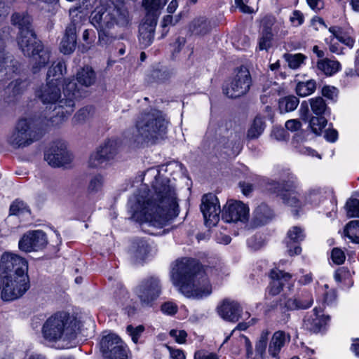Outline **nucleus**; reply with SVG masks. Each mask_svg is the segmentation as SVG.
I'll use <instances>...</instances> for the list:
<instances>
[{"mask_svg":"<svg viewBox=\"0 0 359 359\" xmlns=\"http://www.w3.org/2000/svg\"><path fill=\"white\" fill-rule=\"evenodd\" d=\"M161 292L160 280L156 277L144 279L138 285L136 293L142 304L151 306Z\"/></svg>","mask_w":359,"mask_h":359,"instance_id":"obj_14","label":"nucleus"},{"mask_svg":"<svg viewBox=\"0 0 359 359\" xmlns=\"http://www.w3.org/2000/svg\"><path fill=\"white\" fill-rule=\"evenodd\" d=\"M168 121L162 111L151 109L140 114L136 121L137 139L140 142L163 138L167 132Z\"/></svg>","mask_w":359,"mask_h":359,"instance_id":"obj_5","label":"nucleus"},{"mask_svg":"<svg viewBox=\"0 0 359 359\" xmlns=\"http://www.w3.org/2000/svg\"><path fill=\"white\" fill-rule=\"evenodd\" d=\"M332 259L337 264H343L345 260L344 252L339 248H334L332 251Z\"/></svg>","mask_w":359,"mask_h":359,"instance_id":"obj_53","label":"nucleus"},{"mask_svg":"<svg viewBox=\"0 0 359 359\" xmlns=\"http://www.w3.org/2000/svg\"><path fill=\"white\" fill-rule=\"evenodd\" d=\"M25 211H28L27 207L23 201L16 200L10 207V214L13 215H18L22 214Z\"/></svg>","mask_w":359,"mask_h":359,"instance_id":"obj_46","label":"nucleus"},{"mask_svg":"<svg viewBox=\"0 0 359 359\" xmlns=\"http://www.w3.org/2000/svg\"><path fill=\"white\" fill-rule=\"evenodd\" d=\"M104 182V177L100 174L92 177L88 185V191L90 194H96L100 191Z\"/></svg>","mask_w":359,"mask_h":359,"instance_id":"obj_42","label":"nucleus"},{"mask_svg":"<svg viewBox=\"0 0 359 359\" xmlns=\"http://www.w3.org/2000/svg\"><path fill=\"white\" fill-rule=\"evenodd\" d=\"M186 43V39L184 37H178L172 44V54L173 56L179 53Z\"/></svg>","mask_w":359,"mask_h":359,"instance_id":"obj_55","label":"nucleus"},{"mask_svg":"<svg viewBox=\"0 0 359 359\" xmlns=\"http://www.w3.org/2000/svg\"><path fill=\"white\" fill-rule=\"evenodd\" d=\"M344 233L353 242L359 243V220L351 221L346 225Z\"/></svg>","mask_w":359,"mask_h":359,"instance_id":"obj_41","label":"nucleus"},{"mask_svg":"<svg viewBox=\"0 0 359 359\" xmlns=\"http://www.w3.org/2000/svg\"><path fill=\"white\" fill-rule=\"evenodd\" d=\"M79 322L67 312H57L50 316L43 325V338L50 342L61 341L62 347L69 348L76 339Z\"/></svg>","mask_w":359,"mask_h":359,"instance_id":"obj_4","label":"nucleus"},{"mask_svg":"<svg viewBox=\"0 0 359 359\" xmlns=\"http://www.w3.org/2000/svg\"><path fill=\"white\" fill-rule=\"evenodd\" d=\"M322 95L330 100H334L338 95V90L333 86H324L322 89Z\"/></svg>","mask_w":359,"mask_h":359,"instance_id":"obj_52","label":"nucleus"},{"mask_svg":"<svg viewBox=\"0 0 359 359\" xmlns=\"http://www.w3.org/2000/svg\"><path fill=\"white\" fill-rule=\"evenodd\" d=\"M313 302V298H309L306 302H299L297 297H290L284 294L280 298L278 304L282 309L292 311L308 309L312 305Z\"/></svg>","mask_w":359,"mask_h":359,"instance_id":"obj_27","label":"nucleus"},{"mask_svg":"<svg viewBox=\"0 0 359 359\" xmlns=\"http://www.w3.org/2000/svg\"><path fill=\"white\" fill-rule=\"evenodd\" d=\"M337 39L341 43H344L345 45H346L347 46L351 47V48L353 47L354 42H355V41L353 38H351L350 36L346 34L342 31L339 34H337Z\"/></svg>","mask_w":359,"mask_h":359,"instance_id":"obj_60","label":"nucleus"},{"mask_svg":"<svg viewBox=\"0 0 359 359\" xmlns=\"http://www.w3.org/2000/svg\"><path fill=\"white\" fill-rule=\"evenodd\" d=\"M45 160L52 167L58 168L69 165L72 160V154L67 150L64 142H58L45 154Z\"/></svg>","mask_w":359,"mask_h":359,"instance_id":"obj_15","label":"nucleus"},{"mask_svg":"<svg viewBox=\"0 0 359 359\" xmlns=\"http://www.w3.org/2000/svg\"><path fill=\"white\" fill-rule=\"evenodd\" d=\"M340 64L338 61L330 59L325 58L320 60L318 63V67H339Z\"/></svg>","mask_w":359,"mask_h":359,"instance_id":"obj_56","label":"nucleus"},{"mask_svg":"<svg viewBox=\"0 0 359 359\" xmlns=\"http://www.w3.org/2000/svg\"><path fill=\"white\" fill-rule=\"evenodd\" d=\"M27 87V82L26 81H22L17 79L12 81L7 88V91L10 92L12 90L13 95L15 96L20 94Z\"/></svg>","mask_w":359,"mask_h":359,"instance_id":"obj_44","label":"nucleus"},{"mask_svg":"<svg viewBox=\"0 0 359 359\" xmlns=\"http://www.w3.org/2000/svg\"><path fill=\"white\" fill-rule=\"evenodd\" d=\"M248 206L240 201L230 200L224 205L222 219L225 222L245 223L250 217Z\"/></svg>","mask_w":359,"mask_h":359,"instance_id":"obj_13","label":"nucleus"},{"mask_svg":"<svg viewBox=\"0 0 359 359\" xmlns=\"http://www.w3.org/2000/svg\"><path fill=\"white\" fill-rule=\"evenodd\" d=\"M12 23L19 28L17 38L18 45L23 54L31 57L41 46L40 41L37 40L35 33L31 26V18L24 13H14L11 18Z\"/></svg>","mask_w":359,"mask_h":359,"instance_id":"obj_6","label":"nucleus"},{"mask_svg":"<svg viewBox=\"0 0 359 359\" xmlns=\"http://www.w3.org/2000/svg\"><path fill=\"white\" fill-rule=\"evenodd\" d=\"M76 45V27L74 23H71L66 29L64 37L62 38L60 50L64 54L72 53Z\"/></svg>","mask_w":359,"mask_h":359,"instance_id":"obj_23","label":"nucleus"},{"mask_svg":"<svg viewBox=\"0 0 359 359\" xmlns=\"http://www.w3.org/2000/svg\"><path fill=\"white\" fill-rule=\"evenodd\" d=\"M217 311L224 320L235 323L240 319L242 309L237 302L225 299L218 305Z\"/></svg>","mask_w":359,"mask_h":359,"instance_id":"obj_19","label":"nucleus"},{"mask_svg":"<svg viewBox=\"0 0 359 359\" xmlns=\"http://www.w3.org/2000/svg\"><path fill=\"white\" fill-rule=\"evenodd\" d=\"M170 335L175 341L179 344H184L186 341L187 334L184 330H172L170 332Z\"/></svg>","mask_w":359,"mask_h":359,"instance_id":"obj_51","label":"nucleus"},{"mask_svg":"<svg viewBox=\"0 0 359 359\" xmlns=\"http://www.w3.org/2000/svg\"><path fill=\"white\" fill-rule=\"evenodd\" d=\"M304 238V230L299 226H293L288 231L287 247L290 255L293 256L301 252L302 249L298 245H294V246L292 245L300 243Z\"/></svg>","mask_w":359,"mask_h":359,"instance_id":"obj_21","label":"nucleus"},{"mask_svg":"<svg viewBox=\"0 0 359 359\" xmlns=\"http://www.w3.org/2000/svg\"><path fill=\"white\" fill-rule=\"evenodd\" d=\"M36 130V123L33 118H21L9 137L8 142L14 148L29 146L34 141Z\"/></svg>","mask_w":359,"mask_h":359,"instance_id":"obj_8","label":"nucleus"},{"mask_svg":"<svg viewBox=\"0 0 359 359\" xmlns=\"http://www.w3.org/2000/svg\"><path fill=\"white\" fill-rule=\"evenodd\" d=\"M34 57V61L37 63V67H43L48 65L50 62V53L48 48H44L43 46L35 51Z\"/></svg>","mask_w":359,"mask_h":359,"instance_id":"obj_37","label":"nucleus"},{"mask_svg":"<svg viewBox=\"0 0 359 359\" xmlns=\"http://www.w3.org/2000/svg\"><path fill=\"white\" fill-rule=\"evenodd\" d=\"M90 111L87 108L79 110L72 118L74 124H81L86 121L89 117Z\"/></svg>","mask_w":359,"mask_h":359,"instance_id":"obj_49","label":"nucleus"},{"mask_svg":"<svg viewBox=\"0 0 359 359\" xmlns=\"http://www.w3.org/2000/svg\"><path fill=\"white\" fill-rule=\"evenodd\" d=\"M151 76L156 81H164L169 78L170 73L167 69H153Z\"/></svg>","mask_w":359,"mask_h":359,"instance_id":"obj_50","label":"nucleus"},{"mask_svg":"<svg viewBox=\"0 0 359 359\" xmlns=\"http://www.w3.org/2000/svg\"><path fill=\"white\" fill-rule=\"evenodd\" d=\"M347 215L349 217H359V200L349 199L346 204Z\"/></svg>","mask_w":359,"mask_h":359,"instance_id":"obj_45","label":"nucleus"},{"mask_svg":"<svg viewBox=\"0 0 359 359\" xmlns=\"http://www.w3.org/2000/svg\"><path fill=\"white\" fill-rule=\"evenodd\" d=\"M284 58L288 62L289 67H299L304 65V61L306 57L302 53L285 54Z\"/></svg>","mask_w":359,"mask_h":359,"instance_id":"obj_43","label":"nucleus"},{"mask_svg":"<svg viewBox=\"0 0 359 359\" xmlns=\"http://www.w3.org/2000/svg\"><path fill=\"white\" fill-rule=\"evenodd\" d=\"M95 79V73L93 69H81L76 74V81L81 86H91Z\"/></svg>","mask_w":359,"mask_h":359,"instance_id":"obj_35","label":"nucleus"},{"mask_svg":"<svg viewBox=\"0 0 359 359\" xmlns=\"http://www.w3.org/2000/svg\"><path fill=\"white\" fill-rule=\"evenodd\" d=\"M251 76L248 69H238L233 80L224 86V93L230 98H237L245 95L250 89Z\"/></svg>","mask_w":359,"mask_h":359,"instance_id":"obj_12","label":"nucleus"},{"mask_svg":"<svg viewBox=\"0 0 359 359\" xmlns=\"http://www.w3.org/2000/svg\"><path fill=\"white\" fill-rule=\"evenodd\" d=\"M311 111L316 116L325 115L330 113V108L322 97H316L309 100Z\"/></svg>","mask_w":359,"mask_h":359,"instance_id":"obj_31","label":"nucleus"},{"mask_svg":"<svg viewBox=\"0 0 359 359\" xmlns=\"http://www.w3.org/2000/svg\"><path fill=\"white\" fill-rule=\"evenodd\" d=\"M271 281L268 287L269 294L275 296L278 294L283 290L285 282H287L292 276L278 269L271 270L270 274Z\"/></svg>","mask_w":359,"mask_h":359,"instance_id":"obj_20","label":"nucleus"},{"mask_svg":"<svg viewBox=\"0 0 359 359\" xmlns=\"http://www.w3.org/2000/svg\"><path fill=\"white\" fill-rule=\"evenodd\" d=\"M144 330V327L143 325H138L136 327H134L132 325H128L126 327V331L129 334V335L131 337L132 340L137 343L138 341L139 337L142 334V333Z\"/></svg>","mask_w":359,"mask_h":359,"instance_id":"obj_48","label":"nucleus"},{"mask_svg":"<svg viewBox=\"0 0 359 359\" xmlns=\"http://www.w3.org/2000/svg\"><path fill=\"white\" fill-rule=\"evenodd\" d=\"M108 162L113 160L118 152V142L116 140H107L97 150Z\"/></svg>","mask_w":359,"mask_h":359,"instance_id":"obj_29","label":"nucleus"},{"mask_svg":"<svg viewBox=\"0 0 359 359\" xmlns=\"http://www.w3.org/2000/svg\"><path fill=\"white\" fill-rule=\"evenodd\" d=\"M274 191L280 194L283 203L289 206L299 208L304 204L300 194L296 191L295 187L288 184L273 182Z\"/></svg>","mask_w":359,"mask_h":359,"instance_id":"obj_18","label":"nucleus"},{"mask_svg":"<svg viewBox=\"0 0 359 359\" xmlns=\"http://www.w3.org/2000/svg\"><path fill=\"white\" fill-rule=\"evenodd\" d=\"M299 114H300L301 118L305 122H307L308 120L311 116L309 114L308 104L306 101H304L301 104L300 109H299Z\"/></svg>","mask_w":359,"mask_h":359,"instance_id":"obj_59","label":"nucleus"},{"mask_svg":"<svg viewBox=\"0 0 359 359\" xmlns=\"http://www.w3.org/2000/svg\"><path fill=\"white\" fill-rule=\"evenodd\" d=\"M265 123L263 118L260 115L256 116L248 130L247 138L248 140L258 138L263 133Z\"/></svg>","mask_w":359,"mask_h":359,"instance_id":"obj_30","label":"nucleus"},{"mask_svg":"<svg viewBox=\"0 0 359 359\" xmlns=\"http://www.w3.org/2000/svg\"><path fill=\"white\" fill-rule=\"evenodd\" d=\"M46 233L41 230L29 231L20 239L18 246L25 252H36L43 249L47 245Z\"/></svg>","mask_w":359,"mask_h":359,"instance_id":"obj_16","label":"nucleus"},{"mask_svg":"<svg viewBox=\"0 0 359 359\" xmlns=\"http://www.w3.org/2000/svg\"><path fill=\"white\" fill-rule=\"evenodd\" d=\"M165 2L161 0H144L143 6L147 12L146 19H151L152 17L157 18L159 14V11L163 8Z\"/></svg>","mask_w":359,"mask_h":359,"instance_id":"obj_33","label":"nucleus"},{"mask_svg":"<svg viewBox=\"0 0 359 359\" xmlns=\"http://www.w3.org/2000/svg\"><path fill=\"white\" fill-rule=\"evenodd\" d=\"M302 127V123L298 119H290L286 121L285 128L292 132L298 131Z\"/></svg>","mask_w":359,"mask_h":359,"instance_id":"obj_58","label":"nucleus"},{"mask_svg":"<svg viewBox=\"0 0 359 359\" xmlns=\"http://www.w3.org/2000/svg\"><path fill=\"white\" fill-rule=\"evenodd\" d=\"M329 320V316H320L317 308H315L311 315L306 316L304 324L306 328L310 331L318 332Z\"/></svg>","mask_w":359,"mask_h":359,"instance_id":"obj_24","label":"nucleus"},{"mask_svg":"<svg viewBox=\"0 0 359 359\" xmlns=\"http://www.w3.org/2000/svg\"><path fill=\"white\" fill-rule=\"evenodd\" d=\"M201 210L207 225H216L219 219L220 213V206L216 196L212 194H205L202 197Z\"/></svg>","mask_w":359,"mask_h":359,"instance_id":"obj_17","label":"nucleus"},{"mask_svg":"<svg viewBox=\"0 0 359 359\" xmlns=\"http://www.w3.org/2000/svg\"><path fill=\"white\" fill-rule=\"evenodd\" d=\"M325 137L327 141L334 142L338 137V133L336 130L329 129L325 131Z\"/></svg>","mask_w":359,"mask_h":359,"instance_id":"obj_64","label":"nucleus"},{"mask_svg":"<svg viewBox=\"0 0 359 359\" xmlns=\"http://www.w3.org/2000/svg\"><path fill=\"white\" fill-rule=\"evenodd\" d=\"M252 1H257V0H235V4L241 12L251 13L255 11V8L250 5Z\"/></svg>","mask_w":359,"mask_h":359,"instance_id":"obj_47","label":"nucleus"},{"mask_svg":"<svg viewBox=\"0 0 359 359\" xmlns=\"http://www.w3.org/2000/svg\"><path fill=\"white\" fill-rule=\"evenodd\" d=\"M273 217V210L267 204L262 203L253 211L252 222L256 226H262L271 221Z\"/></svg>","mask_w":359,"mask_h":359,"instance_id":"obj_22","label":"nucleus"},{"mask_svg":"<svg viewBox=\"0 0 359 359\" xmlns=\"http://www.w3.org/2000/svg\"><path fill=\"white\" fill-rule=\"evenodd\" d=\"M299 103V99L294 95H289L279 100L278 107L281 113L294 111Z\"/></svg>","mask_w":359,"mask_h":359,"instance_id":"obj_34","label":"nucleus"},{"mask_svg":"<svg viewBox=\"0 0 359 359\" xmlns=\"http://www.w3.org/2000/svg\"><path fill=\"white\" fill-rule=\"evenodd\" d=\"M150 251L149 244L146 241L137 240L135 241L131 248V253L133 256L140 260H143Z\"/></svg>","mask_w":359,"mask_h":359,"instance_id":"obj_32","label":"nucleus"},{"mask_svg":"<svg viewBox=\"0 0 359 359\" xmlns=\"http://www.w3.org/2000/svg\"><path fill=\"white\" fill-rule=\"evenodd\" d=\"M170 353V359H185V355L184 352L180 349H175L170 346H168Z\"/></svg>","mask_w":359,"mask_h":359,"instance_id":"obj_63","label":"nucleus"},{"mask_svg":"<svg viewBox=\"0 0 359 359\" xmlns=\"http://www.w3.org/2000/svg\"><path fill=\"white\" fill-rule=\"evenodd\" d=\"M157 20L156 18L146 19L145 22L140 27V41L144 46H149L154 39V34Z\"/></svg>","mask_w":359,"mask_h":359,"instance_id":"obj_25","label":"nucleus"},{"mask_svg":"<svg viewBox=\"0 0 359 359\" xmlns=\"http://www.w3.org/2000/svg\"><path fill=\"white\" fill-rule=\"evenodd\" d=\"M189 32L194 35H205L211 29L210 22L205 18H196L189 25Z\"/></svg>","mask_w":359,"mask_h":359,"instance_id":"obj_28","label":"nucleus"},{"mask_svg":"<svg viewBox=\"0 0 359 359\" xmlns=\"http://www.w3.org/2000/svg\"><path fill=\"white\" fill-rule=\"evenodd\" d=\"M67 73V69H48L47 83L43 86L39 97L44 104H49L46 117L53 126H57L66 120L74 111V100L79 96V88L74 79L64 80L63 94L65 98H61V91L57 81Z\"/></svg>","mask_w":359,"mask_h":359,"instance_id":"obj_2","label":"nucleus"},{"mask_svg":"<svg viewBox=\"0 0 359 359\" xmlns=\"http://www.w3.org/2000/svg\"><path fill=\"white\" fill-rule=\"evenodd\" d=\"M290 20L294 26L298 27L304 22V15L301 11H294L290 17Z\"/></svg>","mask_w":359,"mask_h":359,"instance_id":"obj_54","label":"nucleus"},{"mask_svg":"<svg viewBox=\"0 0 359 359\" xmlns=\"http://www.w3.org/2000/svg\"><path fill=\"white\" fill-rule=\"evenodd\" d=\"M316 88V81L311 79L306 82H299L296 87V92L299 96L306 97L312 94Z\"/></svg>","mask_w":359,"mask_h":359,"instance_id":"obj_39","label":"nucleus"},{"mask_svg":"<svg viewBox=\"0 0 359 359\" xmlns=\"http://www.w3.org/2000/svg\"><path fill=\"white\" fill-rule=\"evenodd\" d=\"M194 359H218L216 354L204 350H199L194 354Z\"/></svg>","mask_w":359,"mask_h":359,"instance_id":"obj_57","label":"nucleus"},{"mask_svg":"<svg viewBox=\"0 0 359 359\" xmlns=\"http://www.w3.org/2000/svg\"><path fill=\"white\" fill-rule=\"evenodd\" d=\"M30 287L28 276H6L1 277V296L4 301L17 299L29 290Z\"/></svg>","mask_w":359,"mask_h":359,"instance_id":"obj_9","label":"nucleus"},{"mask_svg":"<svg viewBox=\"0 0 359 359\" xmlns=\"http://www.w3.org/2000/svg\"><path fill=\"white\" fill-rule=\"evenodd\" d=\"M109 164L108 161L98 151L93 153L88 160V167L94 169L105 168Z\"/></svg>","mask_w":359,"mask_h":359,"instance_id":"obj_40","label":"nucleus"},{"mask_svg":"<svg viewBox=\"0 0 359 359\" xmlns=\"http://www.w3.org/2000/svg\"><path fill=\"white\" fill-rule=\"evenodd\" d=\"M161 310L163 313L171 315L177 312V308L175 304L166 302L161 306Z\"/></svg>","mask_w":359,"mask_h":359,"instance_id":"obj_62","label":"nucleus"},{"mask_svg":"<svg viewBox=\"0 0 359 359\" xmlns=\"http://www.w3.org/2000/svg\"><path fill=\"white\" fill-rule=\"evenodd\" d=\"M128 21V12L124 6L95 10L91 17L93 25L102 29L111 28L114 25L124 26Z\"/></svg>","mask_w":359,"mask_h":359,"instance_id":"obj_7","label":"nucleus"},{"mask_svg":"<svg viewBox=\"0 0 359 359\" xmlns=\"http://www.w3.org/2000/svg\"><path fill=\"white\" fill-rule=\"evenodd\" d=\"M309 127L312 132L316 135H320L323 129L327 125V121L323 116H311L308 120Z\"/></svg>","mask_w":359,"mask_h":359,"instance_id":"obj_38","label":"nucleus"},{"mask_svg":"<svg viewBox=\"0 0 359 359\" xmlns=\"http://www.w3.org/2000/svg\"><path fill=\"white\" fill-rule=\"evenodd\" d=\"M273 33L271 27H264L258 42L259 50H268L272 46Z\"/></svg>","mask_w":359,"mask_h":359,"instance_id":"obj_36","label":"nucleus"},{"mask_svg":"<svg viewBox=\"0 0 359 359\" xmlns=\"http://www.w3.org/2000/svg\"><path fill=\"white\" fill-rule=\"evenodd\" d=\"M290 337L283 331L276 332L271 338L269 346V353L273 358H277L280 349L285 343L290 341Z\"/></svg>","mask_w":359,"mask_h":359,"instance_id":"obj_26","label":"nucleus"},{"mask_svg":"<svg viewBox=\"0 0 359 359\" xmlns=\"http://www.w3.org/2000/svg\"><path fill=\"white\" fill-rule=\"evenodd\" d=\"M100 346L104 359H128L126 346L116 334L103 336Z\"/></svg>","mask_w":359,"mask_h":359,"instance_id":"obj_11","label":"nucleus"},{"mask_svg":"<svg viewBox=\"0 0 359 359\" xmlns=\"http://www.w3.org/2000/svg\"><path fill=\"white\" fill-rule=\"evenodd\" d=\"M141 181L142 187L128 202L132 219L159 228L168 224L180 213L175 184L155 168L148 169Z\"/></svg>","mask_w":359,"mask_h":359,"instance_id":"obj_1","label":"nucleus"},{"mask_svg":"<svg viewBox=\"0 0 359 359\" xmlns=\"http://www.w3.org/2000/svg\"><path fill=\"white\" fill-rule=\"evenodd\" d=\"M0 271L1 276H28V262L16 254L4 252L0 259Z\"/></svg>","mask_w":359,"mask_h":359,"instance_id":"obj_10","label":"nucleus"},{"mask_svg":"<svg viewBox=\"0 0 359 359\" xmlns=\"http://www.w3.org/2000/svg\"><path fill=\"white\" fill-rule=\"evenodd\" d=\"M12 62V56L8 55L4 51L0 50V67L2 66L3 67H9L11 66V65H9V63H11ZM12 66L14 67L15 65H12Z\"/></svg>","mask_w":359,"mask_h":359,"instance_id":"obj_61","label":"nucleus"},{"mask_svg":"<svg viewBox=\"0 0 359 359\" xmlns=\"http://www.w3.org/2000/svg\"><path fill=\"white\" fill-rule=\"evenodd\" d=\"M211 270L196 260L184 258L177 260L173 266L172 282L185 297L202 299L209 296L212 291L208 277Z\"/></svg>","mask_w":359,"mask_h":359,"instance_id":"obj_3","label":"nucleus"}]
</instances>
